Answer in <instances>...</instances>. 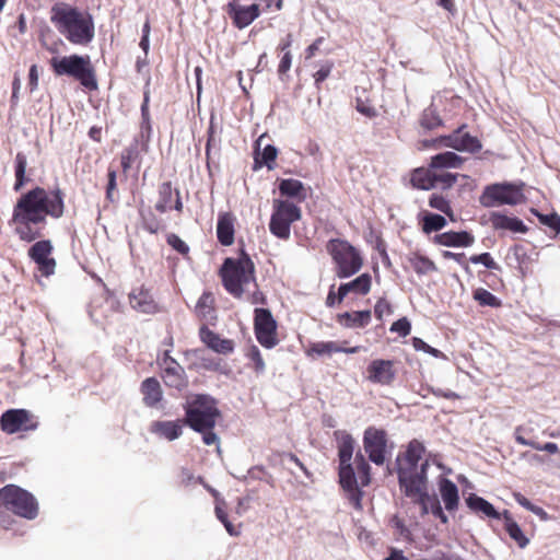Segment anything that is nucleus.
I'll use <instances>...</instances> for the list:
<instances>
[{"label":"nucleus","instance_id":"63","mask_svg":"<svg viewBox=\"0 0 560 560\" xmlns=\"http://www.w3.org/2000/svg\"><path fill=\"white\" fill-rule=\"evenodd\" d=\"M357 109L358 112H360L361 114L365 115L366 117H375L376 116V109L372 106H369V105H365L363 103H358L357 105Z\"/></svg>","mask_w":560,"mask_h":560},{"label":"nucleus","instance_id":"45","mask_svg":"<svg viewBox=\"0 0 560 560\" xmlns=\"http://www.w3.org/2000/svg\"><path fill=\"white\" fill-rule=\"evenodd\" d=\"M311 352L317 355H330L341 352V347L335 341H320L312 345Z\"/></svg>","mask_w":560,"mask_h":560},{"label":"nucleus","instance_id":"25","mask_svg":"<svg viewBox=\"0 0 560 560\" xmlns=\"http://www.w3.org/2000/svg\"><path fill=\"white\" fill-rule=\"evenodd\" d=\"M129 301L132 308L142 313L151 314L156 310V304L152 295L144 289L133 290L129 294Z\"/></svg>","mask_w":560,"mask_h":560},{"label":"nucleus","instance_id":"12","mask_svg":"<svg viewBox=\"0 0 560 560\" xmlns=\"http://www.w3.org/2000/svg\"><path fill=\"white\" fill-rule=\"evenodd\" d=\"M363 447L372 463L377 466L383 465L387 447L386 432L381 429L369 427L364 431Z\"/></svg>","mask_w":560,"mask_h":560},{"label":"nucleus","instance_id":"50","mask_svg":"<svg viewBox=\"0 0 560 560\" xmlns=\"http://www.w3.org/2000/svg\"><path fill=\"white\" fill-rule=\"evenodd\" d=\"M151 133H152V126H151L150 118L142 119L141 125H140V132L136 139L139 140V144H141V149L143 151L148 150L149 142L151 139Z\"/></svg>","mask_w":560,"mask_h":560},{"label":"nucleus","instance_id":"42","mask_svg":"<svg viewBox=\"0 0 560 560\" xmlns=\"http://www.w3.org/2000/svg\"><path fill=\"white\" fill-rule=\"evenodd\" d=\"M27 161L24 154L18 153L15 158V184L14 190H20L25 183Z\"/></svg>","mask_w":560,"mask_h":560},{"label":"nucleus","instance_id":"59","mask_svg":"<svg viewBox=\"0 0 560 560\" xmlns=\"http://www.w3.org/2000/svg\"><path fill=\"white\" fill-rule=\"evenodd\" d=\"M331 69H332V63L327 62V63L323 65L320 67V69L315 72L314 79H315V84L317 86L319 85L320 82L325 81L329 77Z\"/></svg>","mask_w":560,"mask_h":560},{"label":"nucleus","instance_id":"39","mask_svg":"<svg viewBox=\"0 0 560 560\" xmlns=\"http://www.w3.org/2000/svg\"><path fill=\"white\" fill-rule=\"evenodd\" d=\"M172 195V184L170 182L163 183L159 188V201L155 205V209L160 213H164L171 208Z\"/></svg>","mask_w":560,"mask_h":560},{"label":"nucleus","instance_id":"8","mask_svg":"<svg viewBox=\"0 0 560 560\" xmlns=\"http://www.w3.org/2000/svg\"><path fill=\"white\" fill-rule=\"evenodd\" d=\"M0 502L7 510L27 520H34L38 514L35 497L15 485H7L0 489Z\"/></svg>","mask_w":560,"mask_h":560},{"label":"nucleus","instance_id":"56","mask_svg":"<svg viewBox=\"0 0 560 560\" xmlns=\"http://www.w3.org/2000/svg\"><path fill=\"white\" fill-rule=\"evenodd\" d=\"M167 244L182 255H187L189 252V246L176 234L167 236Z\"/></svg>","mask_w":560,"mask_h":560},{"label":"nucleus","instance_id":"64","mask_svg":"<svg viewBox=\"0 0 560 560\" xmlns=\"http://www.w3.org/2000/svg\"><path fill=\"white\" fill-rule=\"evenodd\" d=\"M392 523L401 536L406 537L409 535L408 528L404 525V522L399 517L394 516Z\"/></svg>","mask_w":560,"mask_h":560},{"label":"nucleus","instance_id":"10","mask_svg":"<svg viewBox=\"0 0 560 560\" xmlns=\"http://www.w3.org/2000/svg\"><path fill=\"white\" fill-rule=\"evenodd\" d=\"M523 194L521 189L510 183L492 184L485 188L479 201L486 208H492L502 205H517L522 201Z\"/></svg>","mask_w":560,"mask_h":560},{"label":"nucleus","instance_id":"37","mask_svg":"<svg viewBox=\"0 0 560 560\" xmlns=\"http://www.w3.org/2000/svg\"><path fill=\"white\" fill-rule=\"evenodd\" d=\"M446 223V219L443 215L428 212L422 219V230L429 234L442 230Z\"/></svg>","mask_w":560,"mask_h":560},{"label":"nucleus","instance_id":"38","mask_svg":"<svg viewBox=\"0 0 560 560\" xmlns=\"http://www.w3.org/2000/svg\"><path fill=\"white\" fill-rule=\"evenodd\" d=\"M432 179L434 183V188L444 190L451 188L455 184L457 174H453L444 170H433Z\"/></svg>","mask_w":560,"mask_h":560},{"label":"nucleus","instance_id":"6","mask_svg":"<svg viewBox=\"0 0 560 560\" xmlns=\"http://www.w3.org/2000/svg\"><path fill=\"white\" fill-rule=\"evenodd\" d=\"M50 63L57 75H70L89 90L97 89V82L89 56L71 55L61 58L55 57Z\"/></svg>","mask_w":560,"mask_h":560},{"label":"nucleus","instance_id":"17","mask_svg":"<svg viewBox=\"0 0 560 560\" xmlns=\"http://www.w3.org/2000/svg\"><path fill=\"white\" fill-rule=\"evenodd\" d=\"M30 420V413L25 409H11L7 410L2 413L0 418L1 429L9 433L13 434L21 430H28L31 427H27L26 423Z\"/></svg>","mask_w":560,"mask_h":560},{"label":"nucleus","instance_id":"22","mask_svg":"<svg viewBox=\"0 0 560 560\" xmlns=\"http://www.w3.org/2000/svg\"><path fill=\"white\" fill-rule=\"evenodd\" d=\"M434 242L447 247H469L474 244L475 237L466 231H450L435 235Z\"/></svg>","mask_w":560,"mask_h":560},{"label":"nucleus","instance_id":"34","mask_svg":"<svg viewBox=\"0 0 560 560\" xmlns=\"http://www.w3.org/2000/svg\"><path fill=\"white\" fill-rule=\"evenodd\" d=\"M371 320V312L358 311V312H346L338 315V322L349 328L353 327H365Z\"/></svg>","mask_w":560,"mask_h":560},{"label":"nucleus","instance_id":"14","mask_svg":"<svg viewBox=\"0 0 560 560\" xmlns=\"http://www.w3.org/2000/svg\"><path fill=\"white\" fill-rule=\"evenodd\" d=\"M51 252L52 245L48 240L38 241L28 249V256L37 264L42 276L49 277L55 272L56 260L49 257Z\"/></svg>","mask_w":560,"mask_h":560},{"label":"nucleus","instance_id":"29","mask_svg":"<svg viewBox=\"0 0 560 560\" xmlns=\"http://www.w3.org/2000/svg\"><path fill=\"white\" fill-rule=\"evenodd\" d=\"M335 436L338 441L339 464L351 463L354 451L353 438L345 431H336Z\"/></svg>","mask_w":560,"mask_h":560},{"label":"nucleus","instance_id":"58","mask_svg":"<svg viewBox=\"0 0 560 560\" xmlns=\"http://www.w3.org/2000/svg\"><path fill=\"white\" fill-rule=\"evenodd\" d=\"M443 257L445 259H453L455 260L457 264H459L466 272H470V268L468 266V264L465 261V254L464 253H453V252H448V250H444L443 252Z\"/></svg>","mask_w":560,"mask_h":560},{"label":"nucleus","instance_id":"49","mask_svg":"<svg viewBox=\"0 0 560 560\" xmlns=\"http://www.w3.org/2000/svg\"><path fill=\"white\" fill-rule=\"evenodd\" d=\"M429 205L431 208H434L448 215L451 220H454L450 202L444 197L439 195H432L429 199Z\"/></svg>","mask_w":560,"mask_h":560},{"label":"nucleus","instance_id":"61","mask_svg":"<svg viewBox=\"0 0 560 560\" xmlns=\"http://www.w3.org/2000/svg\"><path fill=\"white\" fill-rule=\"evenodd\" d=\"M291 63H292V56H291L290 51H285L284 55L282 56V59L278 67L279 74L281 75V74L287 73L291 68Z\"/></svg>","mask_w":560,"mask_h":560},{"label":"nucleus","instance_id":"18","mask_svg":"<svg viewBox=\"0 0 560 560\" xmlns=\"http://www.w3.org/2000/svg\"><path fill=\"white\" fill-rule=\"evenodd\" d=\"M415 503L421 508V514L425 515L432 513L435 517L440 518L442 523H447L448 518L443 512L439 499L435 495H430L428 487L418 493H413L411 498Z\"/></svg>","mask_w":560,"mask_h":560},{"label":"nucleus","instance_id":"11","mask_svg":"<svg viewBox=\"0 0 560 560\" xmlns=\"http://www.w3.org/2000/svg\"><path fill=\"white\" fill-rule=\"evenodd\" d=\"M254 328L256 338L262 347L271 349L278 343L277 323L269 310L255 308Z\"/></svg>","mask_w":560,"mask_h":560},{"label":"nucleus","instance_id":"23","mask_svg":"<svg viewBox=\"0 0 560 560\" xmlns=\"http://www.w3.org/2000/svg\"><path fill=\"white\" fill-rule=\"evenodd\" d=\"M150 432L167 441L177 440L183 434V424L176 421H153Z\"/></svg>","mask_w":560,"mask_h":560},{"label":"nucleus","instance_id":"57","mask_svg":"<svg viewBox=\"0 0 560 560\" xmlns=\"http://www.w3.org/2000/svg\"><path fill=\"white\" fill-rule=\"evenodd\" d=\"M393 313L390 304L385 299H380L374 307V314L377 319H382L385 315Z\"/></svg>","mask_w":560,"mask_h":560},{"label":"nucleus","instance_id":"51","mask_svg":"<svg viewBox=\"0 0 560 560\" xmlns=\"http://www.w3.org/2000/svg\"><path fill=\"white\" fill-rule=\"evenodd\" d=\"M536 215L541 224L552 229L557 233L560 232V217L557 213L540 214L536 212Z\"/></svg>","mask_w":560,"mask_h":560},{"label":"nucleus","instance_id":"54","mask_svg":"<svg viewBox=\"0 0 560 560\" xmlns=\"http://www.w3.org/2000/svg\"><path fill=\"white\" fill-rule=\"evenodd\" d=\"M472 264H482L486 268L491 270L499 269L498 264L493 260L489 253H482L480 255H474L469 258Z\"/></svg>","mask_w":560,"mask_h":560},{"label":"nucleus","instance_id":"7","mask_svg":"<svg viewBox=\"0 0 560 560\" xmlns=\"http://www.w3.org/2000/svg\"><path fill=\"white\" fill-rule=\"evenodd\" d=\"M327 250L336 265L338 278H349L355 275L363 265L360 253L347 241L330 240Z\"/></svg>","mask_w":560,"mask_h":560},{"label":"nucleus","instance_id":"30","mask_svg":"<svg viewBox=\"0 0 560 560\" xmlns=\"http://www.w3.org/2000/svg\"><path fill=\"white\" fill-rule=\"evenodd\" d=\"M279 191L282 196L294 198L298 201L306 199V189L302 182L294 178L282 179L279 183Z\"/></svg>","mask_w":560,"mask_h":560},{"label":"nucleus","instance_id":"26","mask_svg":"<svg viewBox=\"0 0 560 560\" xmlns=\"http://www.w3.org/2000/svg\"><path fill=\"white\" fill-rule=\"evenodd\" d=\"M218 241L223 246H230L234 242V219L230 213L219 215L217 224Z\"/></svg>","mask_w":560,"mask_h":560},{"label":"nucleus","instance_id":"47","mask_svg":"<svg viewBox=\"0 0 560 560\" xmlns=\"http://www.w3.org/2000/svg\"><path fill=\"white\" fill-rule=\"evenodd\" d=\"M411 266L415 271L419 275H425L428 272L436 270V267L432 260L423 256H416L411 259Z\"/></svg>","mask_w":560,"mask_h":560},{"label":"nucleus","instance_id":"43","mask_svg":"<svg viewBox=\"0 0 560 560\" xmlns=\"http://www.w3.org/2000/svg\"><path fill=\"white\" fill-rule=\"evenodd\" d=\"M354 463L357 465V471L361 481V486L365 487L370 483V470L371 467L366 463L364 456L361 453H357L354 457Z\"/></svg>","mask_w":560,"mask_h":560},{"label":"nucleus","instance_id":"3","mask_svg":"<svg viewBox=\"0 0 560 560\" xmlns=\"http://www.w3.org/2000/svg\"><path fill=\"white\" fill-rule=\"evenodd\" d=\"M50 22L73 45L88 46L95 36L93 16L66 2H57L51 7Z\"/></svg>","mask_w":560,"mask_h":560},{"label":"nucleus","instance_id":"2","mask_svg":"<svg viewBox=\"0 0 560 560\" xmlns=\"http://www.w3.org/2000/svg\"><path fill=\"white\" fill-rule=\"evenodd\" d=\"M425 447L417 439L411 440L404 453L396 457V471L400 491L408 498H413L428 487L429 460L424 458Z\"/></svg>","mask_w":560,"mask_h":560},{"label":"nucleus","instance_id":"13","mask_svg":"<svg viewBox=\"0 0 560 560\" xmlns=\"http://www.w3.org/2000/svg\"><path fill=\"white\" fill-rule=\"evenodd\" d=\"M433 144H443L457 151L475 153L481 150L482 145L478 138L463 132V127L448 136L441 137L432 141Z\"/></svg>","mask_w":560,"mask_h":560},{"label":"nucleus","instance_id":"28","mask_svg":"<svg viewBox=\"0 0 560 560\" xmlns=\"http://www.w3.org/2000/svg\"><path fill=\"white\" fill-rule=\"evenodd\" d=\"M162 378L166 386L178 390L187 386L186 373L180 364H176L174 368H165L162 373Z\"/></svg>","mask_w":560,"mask_h":560},{"label":"nucleus","instance_id":"5","mask_svg":"<svg viewBox=\"0 0 560 560\" xmlns=\"http://www.w3.org/2000/svg\"><path fill=\"white\" fill-rule=\"evenodd\" d=\"M220 275L225 290L235 298H241L250 284H255V265L244 250L237 258H225Z\"/></svg>","mask_w":560,"mask_h":560},{"label":"nucleus","instance_id":"21","mask_svg":"<svg viewBox=\"0 0 560 560\" xmlns=\"http://www.w3.org/2000/svg\"><path fill=\"white\" fill-rule=\"evenodd\" d=\"M200 339L211 350L221 353L229 354L234 350V343L230 339H222L218 334L212 331L206 326H202L199 331Z\"/></svg>","mask_w":560,"mask_h":560},{"label":"nucleus","instance_id":"41","mask_svg":"<svg viewBox=\"0 0 560 560\" xmlns=\"http://www.w3.org/2000/svg\"><path fill=\"white\" fill-rule=\"evenodd\" d=\"M139 155V140L135 139L133 143L128 145L122 152H121V167L124 172L129 171L132 163L136 161V159Z\"/></svg>","mask_w":560,"mask_h":560},{"label":"nucleus","instance_id":"33","mask_svg":"<svg viewBox=\"0 0 560 560\" xmlns=\"http://www.w3.org/2000/svg\"><path fill=\"white\" fill-rule=\"evenodd\" d=\"M463 163V159L451 151L439 153L431 158L430 167L433 170L456 168Z\"/></svg>","mask_w":560,"mask_h":560},{"label":"nucleus","instance_id":"9","mask_svg":"<svg viewBox=\"0 0 560 560\" xmlns=\"http://www.w3.org/2000/svg\"><path fill=\"white\" fill-rule=\"evenodd\" d=\"M301 217V209L296 205L288 200L275 199L269 230L271 234L280 240H289L291 224L299 221Z\"/></svg>","mask_w":560,"mask_h":560},{"label":"nucleus","instance_id":"19","mask_svg":"<svg viewBox=\"0 0 560 560\" xmlns=\"http://www.w3.org/2000/svg\"><path fill=\"white\" fill-rule=\"evenodd\" d=\"M339 481L341 487L350 493L355 506H360L361 492L358 488V480L351 463L339 464Z\"/></svg>","mask_w":560,"mask_h":560},{"label":"nucleus","instance_id":"1","mask_svg":"<svg viewBox=\"0 0 560 560\" xmlns=\"http://www.w3.org/2000/svg\"><path fill=\"white\" fill-rule=\"evenodd\" d=\"M63 194L59 188L47 192L36 187L22 195L13 209L12 222L20 240L33 242L42 236L37 225L46 223V215L59 219L63 215Z\"/></svg>","mask_w":560,"mask_h":560},{"label":"nucleus","instance_id":"53","mask_svg":"<svg viewBox=\"0 0 560 560\" xmlns=\"http://www.w3.org/2000/svg\"><path fill=\"white\" fill-rule=\"evenodd\" d=\"M412 346H413V348H415L417 351H424V352H427V353H429V354H431V355H433V357H435V358H442V357H444V354H443L440 350H438V349H435V348H433V347L429 346V345H428L425 341H423L421 338L415 337V338L412 339Z\"/></svg>","mask_w":560,"mask_h":560},{"label":"nucleus","instance_id":"31","mask_svg":"<svg viewBox=\"0 0 560 560\" xmlns=\"http://www.w3.org/2000/svg\"><path fill=\"white\" fill-rule=\"evenodd\" d=\"M440 493L442 500L445 504L446 510L453 511L457 509L458 505V488L457 486L450 479L443 478L440 482Z\"/></svg>","mask_w":560,"mask_h":560},{"label":"nucleus","instance_id":"27","mask_svg":"<svg viewBox=\"0 0 560 560\" xmlns=\"http://www.w3.org/2000/svg\"><path fill=\"white\" fill-rule=\"evenodd\" d=\"M491 223L495 230H510L515 233H526L527 226L517 218H510L501 213L491 214Z\"/></svg>","mask_w":560,"mask_h":560},{"label":"nucleus","instance_id":"60","mask_svg":"<svg viewBox=\"0 0 560 560\" xmlns=\"http://www.w3.org/2000/svg\"><path fill=\"white\" fill-rule=\"evenodd\" d=\"M116 176H117L116 171H114V170L108 171V183H107V188H106V198L109 201L114 200L113 195L116 189Z\"/></svg>","mask_w":560,"mask_h":560},{"label":"nucleus","instance_id":"4","mask_svg":"<svg viewBox=\"0 0 560 560\" xmlns=\"http://www.w3.org/2000/svg\"><path fill=\"white\" fill-rule=\"evenodd\" d=\"M219 417L215 400L209 395H197L186 408L185 423L202 435L206 445H217L219 448L220 439L213 431Z\"/></svg>","mask_w":560,"mask_h":560},{"label":"nucleus","instance_id":"32","mask_svg":"<svg viewBox=\"0 0 560 560\" xmlns=\"http://www.w3.org/2000/svg\"><path fill=\"white\" fill-rule=\"evenodd\" d=\"M467 506L474 512H480L487 517L499 520L501 514L494 509V506L485 500L483 498L471 493L466 499Z\"/></svg>","mask_w":560,"mask_h":560},{"label":"nucleus","instance_id":"40","mask_svg":"<svg viewBox=\"0 0 560 560\" xmlns=\"http://www.w3.org/2000/svg\"><path fill=\"white\" fill-rule=\"evenodd\" d=\"M442 119L433 106L425 108L420 118V125L427 129L432 130L442 125Z\"/></svg>","mask_w":560,"mask_h":560},{"label":"nucleus","instance_id":"62","mask_svg":"<svg viewBox=\"0 0 560 560\" xmlns=\"http://www.w3.org/2000/svg\"><path fill=\"white\" fill-rule=\"evenodd\" d=\"M521 430H522L521 427L516 428V430H515V440H516V442L518 444H521V445L530 446L533 448L538 447V443L537 442L532 441V440H527L523 435H521L520 434Z\"/></svg>","mask_w":560,"mask_h":560},{"label":"nucleus","instance_id":"20","mask_svg":"<svg viewBox=\"0 0 560 560\" xmlns=\"http://www.w3.org/2000/svg\"><path fill=\"white\" fill-rule=\"evenodd\" d=\"M142 401L145 407L159 408L163 399V390L160 382L155 377L145 378L140 386Z\"/></svg>","mask_w":560,"mask_h":560},{"label":"nucleus","instance_id":"24","mask_svg":"<svg viewBox=\"0 0 560 560\" xmlns=\"http://www.w3.org/2000/svg\"><path fill=\"white\" fill-rule=\"evenodd\" d=\"M371 289V276L369 273H362L354 280L342 283L338 288V302L340 303L345 296L353 292L355 294L365 295L370 292Z\"/></svg>","mask_w":560,"mask_h":560},{"label":"nucleus","instance_id":"46","mask_svg":"<svg viewBox=\"0 0 560 560\" xmlns=\"http://www.w3.org/2000/svg\"><path fill=\"white\" fill-rule=\"evenodd\" d=\"M277 154V148L275 145L267 144L260 154V159L256 156L255 162L259 164H265L268 167V170H273Z\"/></svg>","mask_w":560,"mask_h":560},{"label":"nucleus","instance_id":"15","mask_svg":"<svg viewBox=\"0 0 560 560\" xmlns=\"http://www.w3.org/2000/svg\"><path fill=\"white\" fill-rule=\"evenodd\" d=\"M226 12L233 20L234 25L243 30L252 24L260 14L259 5L254 3L247 7L241 5L235 1L226 4Z\"/></svg>","mask_w":560,"mask_h":560},{"label":"nucleus","instance_id":"44","mask_svg":"<svg viewBox=\"0 0 560 560\" xmlns=\"http://www.w3.org/2000/svg\"><path fill=\"white\" fill-rule=\"evenodd\" d=\"M474 299L483 306L498 307L501 305L500 300L494 294L482 288L474 292Z\"/></svg>","mask_w":560,"mask_h":560},{"label":"nucleus","instance_id":"55","mask_svg":"<svg viewBox=\"0 0 560 560\" xmlns=\"http://www.w3.org/2000/svg\"><path fill=\"white\" fill-rule=\"evenodd\" d=\"M389 330L392 332H397L401 337H406L410 334L411 324L406 317H402L394 322Z\"/></svg>","mask_w":560,"mask_h":560},{"label":"nucleus","instance_id":"48","mask_svg":"<svg viewBox=\"0 0 560 560\" xmlns=\"http://www.w3.org/2000/svg\"><path fill=\"white\" fill-rule=\"evenodd\" d=\"M246 357L254 363V370L256 373H264L266 365L261 357L260 350L257 346L252 345L248 347Z\"/></svg>","mask_w":560,"mask_h":560},{"label":"nucleus","instance_id":"16","mask_svg":"<svg viewBox=\"0 0 560 560\" xmlns=\"http://www.w3.org/2000/svg\"><path fill=\"white\" fill-rule=\"evenodd\" d=\"M368 380L374 384L390 385L396 377L394 362L390 360L376 359L368 366Z\"/></svg>","mask_w":560,"mask_h":560},{"label":"nucleus","instance_id":"35","mask_svg":"<svg viewBox=\"0 0 560 560\" xmlns=\"http://www.w3.org/2000/svg\"><path fill=\"white\" fill-rule=\"evenodd\" d=\"M504 527L511 539H513L521 549L528 546L529 539L525 536L520 525L511 517L509 511L503 512Z\"/></svg>","mask_w":560,"mask_h":560},{"label":"nucleus","instance_id":"36","mask_svg":"<svg viewBox=\"0 0 560 560\" xmlns=\"http://www.w3.org/2000/svg\"><path fill=\"white\" fill-rule=\"evenodd\" d=\"M432 176H433V168H431V167L428 170L417 168L412 173L411 183H412L413 187H416V188L429 190V189L434 188V183H433Z\"/></svg>","mask_w":560,"mask_h":560},{"label":"nucleus","instance_id":"52","mask_svg":"<svg viewBox=\"0 0 560 560\" xmlns=\"http://www.w3.org/2000/svg\"><path fill=\"white\" fill-rule=\"evenodd\" d=\"M213 299L208 292H205L196 304V311L203 317H207L208 313L211 312V303Z\"/></svg>","mask_w":560,"mask_h":560}]
</instances>
